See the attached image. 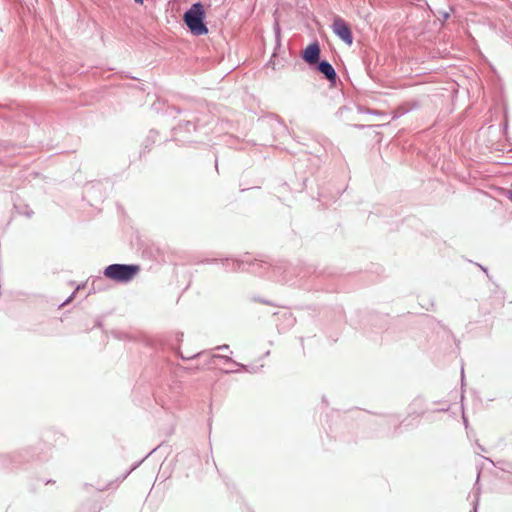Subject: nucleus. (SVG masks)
<instances>
[{"mask_svg": "<svg viewBox=\"0 0 512 512\" xmlns=\"http://www.w3.org/2000/svg\"><path fill=\"white\" fill-rule=\"evenodd\" d=\"M205 19L206 13L201 2L193 3L183 14V22L194 36H202L208 33Z\"/></svg>", "mask_w": 512, "mask_h": 512, "instance_id": "obj_1", "label": "nucleus"}, {"mask_svg": "<svg viewBox=\"0 0 512 512\" xmlns=\"http://www.w3.org/2000/svg\"><path fill=\"white\" fill-rule=\"evenodd\" d=\"M203 120L196 112H189L185 118L173 128L175 139L182 142H196L197 139L186 136L191 132H199L203 128Z\"/></svg>", "mask_w": 512, "mask_h": 512, "instance_id": "obj_2", "label": "nucleus"}, {"mask_svg": "<svg viewBox=\"0 0 512 512\" xmlns=\"http://www.w3.org/2000/svg\"><path fill=\"white\" fill-rule=\"evenodd\" d=\"M140 271V266L135 264H111L104 270V275L117 282H129Z\"/></svg>", "mask_w": 512, "mask_h": 512, "instance_id": "obj_3", "label": "nucleus"}, {"mask_svg": "<svg viewBox=\"0 0 512 512\" xmlns=\"http://www.w3.org/2000/svg\"><path fill=\"white\" fill-rule=\"evenodd\" d=\"M334 34L345 44L351 46L353 43V34L349 24L342 18L337 17L332 24Z\"/></svg>", "mask_w": 512, "mask_h": 512, "instance_id": "obj_4", "label": "nucleus"}, {"mask_svg": "<svg viewBox=\"0 0 512 512\" xmlns=\"http://www.w3.org/2000/svg\"><path fill=\"white\" fill-rule=\"evenodd\" d=\"M311 69L321 73L331 86H335L339 79L336 70L326 59H320L313 65V67H311Z\"/></svg>", "mask_w": 512, "mask_h": 512, "instance_id": "obj_5", "label": "nucleus"}, {"mask_svg": "<svg viewBox=\"0 0 512 512\" xmlns=\"http://www.w3.org/2000/svg\"><path fill=\"white\" fill-rule=\"evenodd\" d=\"M321 47L320 43L315 40L307 45L301 52L302 60L311 68L320 60Z\"/></svg>", "mask_w": 512, "mask_h": 512, "instance_id": "obj_6", "label": "nucleus"}, {"mask_svg": "<svg viewBox=\"0 0 512 512\" xmlns=\"http://www.w3.org/2000/svg\"><path fill=\"white\" fill-rule=\"evenodd\" d=\"M261 266V261H258L256 258L248 260L237 258L232 262L233 270L242 272L246 271L251 273H257Z\"/></svg>", "mask_w": 512, "mask_h": 512, "instance_id": "obj_7", "label": "nucleus"}, {"mask_svg": "<svg viewBox=\"0 0 512 512\" xmlns=\"http://www.w3.org/2000/svg\"><path fill=\"white\" fill-rule=\"evenodd\" d=\"M137 245L139 246V250H141L142 256H156L157 254H163L164 252L160 250V247L156 245L154 242L148 239H142L140 236H136Z\"/></svg>", "mask_w": 512, "mask_h": 512, "instance_id": "obj_8", "label": "nucleus"}, {"mask_svg": "<svg viewBox=\"0 0 512 512\" xmlns=\"http://www.w3.org/2000/svg\"><path fill=\"white\" fill-rule=\"evenodd\" d=\"M158 136V132L155 130H151L149 135L146 137L144 141V150H149L150 147L155 143L156 137Z\"/></svg>", "mask_w": 512, "mask_h": 512, "instance_id": "obj_9", "label": "nucleus"}, {"mask_svg": "<svg viewBox=\"0 0 512 512\" xmlns=\"http://www.w3.org/2000/svg\"><path fill=\"white\" fill-rule=\"evenodd\" d=\"M102 184L100 182L92 184L86 189V194L89 198H93L97 192L101 191Z\"/></svg>", "mask_w": 512, "mask_h": 512, "instance_id": "obj_10", "label": "nucleus"}, {"mask_svg": "<svg viewBox=\"0 0 512 512\" xmlns=\"http://www.w3.org/2000/svg\"><path fill=\"white\" fill-rule=\"evenodd\" d=\"M434 16L441 21V23L445 22L450 17V12L446 10L439 9L434 12Z\"/></svg>", "mask_w": 512, "mask_h": 512, "instance_id": "obj_11", "label": "nucleus"}, {"mask_svg": "<svg viewBox=\"0 0 512 512\" xmlns=\"http://www.w3.org/2000/svg\"><path fill=\"white\" fill-rule=\"evenodd\" d=\"M420 107V103L418 101H409L406 102L401 109H403V113H406L411 110L418 109Z\"/></svg>", "mask_w": 512, "mask_h": 512, "instance_id": "obj_12", "label": "nucleus"}, {"mask_svg": "<svg viewBox=\"0 0 512 512\" xmlns=\"http://www.w3.org/2000/svg\"><path fill=\"white\" fill-rule=\"evenodd\" d=\"M213 358H221V359H224L225 361H227V362H231V363L235 364L236 366H238V367H240V368H242V369L248 370V369H247V367H246L245 365H243V364H241V363H237V362L233 361V360H232V358H231V357H229V356H224V355L215 354V355H213Z\"/></svg>", "mask_w": 512, "mask_h": 512, "instance_id": "obj_13", "label": "nucleus"}, {"mask_svg": "<svg viewBox=\"0 0 512 512\" xmlns=\"http://www.w3.org/2000/svg\"><path fill=\"white\" fill-rule=\"evenodd\" d=\"M80 288H81V286H80V285H78V286H77V288H76V290L72 293V295H71V296H69V297H68V298H67V299H66V300L61 304V306H65V305H67L68 303H70V302L72 301V299L74 298L75 293H76L78 290H80Z\"/></svg>", "mask_w": 512, "mask_h": 512, "instance_id": "obj_14", "label": "nucleus"}, {"mask_svg": "<svg viewBox=\"0 0 512 512\" xmlns=\"http://www.w3.org/2000/svg\"><path fill=\"white\" fill-rule=\"evenodd\" d=\"M21 214H24L26 217L30 218L34 212L28 208V207H25V210L23 212H20Z\"/></svg>", "mask_w": 512, "mask_h": 512, "instance_id": "obj_15", "label": "nucleus"}, {"mask_svg": "<svg viewBox=\"0 0 512 512\" xmlns=\"http://www.w3.org/2000/svg\"><path fill=\"white\" fill-rule=\"evenodd\" d=\"M216 349L222 350V351H227V350H229V345L223 344V345L217 346Z\"/></svg>", "mask_w": 512, "mask_h": 512, "instance_id": "obj_16", "label": "nucleus"}, {"mask_svg": "<svg viewBox=\"0 0 512 512\" xmlns=\"http://www.w3.org/2000/svg\"><path fill=\"white\" fill-rule=\"evenodd\" d=\"M508 193H509L508 198H509V200L512 202V190H511V191H509Z\"/></svg>", "mask_w": 512, "mask_h": 512, "instance_id": "obj_17", "label": "nucleus"}, {"mask_svg": "<svg viewBox=\"0 0 512 512\" xmlns=\"http://www.w3.org/2000/svg\"><path fill=\"white\" fill-rule=\"evenodd\" d=\"M462 417H463V422H464L465 426L467 427V419H466L465 415L463 414Z\"/></svg>", "mask_w": 512, "mask_h": 512, "instance_id": "obj_18", "label": "nucleus"}, {"mask_svg": "<svg viewBox=\"0 0 512 512\" xmlns=\"http://www.w3.org/2000/svg\"><path fill=\"white\" fill-rule=\"evenodd\" d=\"M136 4H143L144 0H134Z\"/></svg>", "mask_w": 512, "mask_h": 512, "instance_id": "obj_19", "label": "nucleus"}, {"mask_svg": "<svg viewBox=\"0 0 512 512\" xmlns=\"http://www.w3.org/2000/svg\"><path fill=\"white\" fill-rule=\"evenodd\" d=\"M447 410H448V407L441 409V411H447Z\"/></svg>", "mask_w": 512, "mask_h": 512, "instance_id": "obj_20", "label": "nucleus"}, {"mask_svg": "<svg viewBox=\"0 0 512 512\" xmlns=\"http://www.w3.org/2000/svg\"><path fill=\"white\" fill-rule=\"evenodd\" d=\"M230 372H231V371H229V370H226V373H230ZM234 372H237V370H235Z\"/></svg>", "mask_w": 512, "mask_h": 512, "instance_id": "obj_21", "label": "nucleus"}]
</instances>
